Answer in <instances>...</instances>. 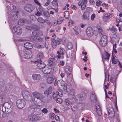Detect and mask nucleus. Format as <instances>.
<instances>
[{"label":"nucleus","instance_id":"obj_58","mask_svg":"<svg viewBox=\"0 0 122 122\" xmlns=\"http://www.w3.org/2000/svg\"><path fill=\"white\" fill-rule=\"evenodd\" d=\"M105 79L107 80H108L109 78V76L107 73H105Z\"/></svg>","mask_w":122,"mask_h":122},{"label":"nucleus","instance_id":"obj_29","mask_svg":"<svg viewBox=\"0 0 122 122\" xmlns=\"http://www.w3.org/2000/svg\"><path fill=\"white\" fill-rule=\"evenodd\" d=\"M110 56V54H109L108 53L106 52L104 54L102 57L103 59L108 60Z\"/></svg>","mask_w":122,"mask_h":122},{"label":"nucleus","instance_id":"obj_41","mask_svg":"<svg viewBox=\"0 0 122 122\" xmlns=\"http://www.w3.org/2000/svg\"><path fill=\"white\" fill-rule=\"evenodd\" d=\"M53 61L54 59L53 58H49L48 61L49 64L51 66H52V65Z\"/></svg>","mask_w":122,"mask_h":122},{"label":"nucleus","instance_id":"obj_53","mask_svg":"<svg viewBox=\"0 0 122 122\" xmlns=\"http://www.w3.org/2000/svg\"><path fill=\"white\" fill-rule=\"evenodd\" d=\"M35 14L36 15L38 16H40L42 15V14L39 11H38L37 12L35 13Z\"/></svg>","mask_w":122,"mask_h":122},{"label":"nucleus","instance_id":"obj_25","mask_svg":"<svg viewBox=\"0 0 122 122\" xmlns=\"http://www.w3.org/2000/svg\"><path fill=\"white\" fill-rule=\"evenodd\" d=\"M25 47L27 49H31L32 48V44L29 42H26L24 45Z\"/></svg>","mask_w":122,"mask_h":122},{"label":"nucleus","instance_id":"obj_11","mask_svg":"<svg viewBox=\"0 0 122 122\" xmlns=\"http://www.w3.org/2000/svg\"><path fill=\"white\" fill-rule=\"evenodd\" d=\"M58 86H61L63 87V89L65 91L67 90V86L65 84V82L62 80H60L57 81Z\"/></svg>","mask_w":122,"mask_h":122},{"label":"nucleus","instance_id":"obj_27","mask_svg":"<svg viewBox=\"0 0 122 122\" xmlns=\"http://www.w3.org/2000/svg\"><path fill=\"white\" fill-rule=\"evenodd\" d=\"M32 34L34 36L37 35L40 36H41L43 35V32L41 31H39L37 33L36 31H34L32 32Z\"/></svg>","mask_w":122,"mask_h":122},{"label":"nucleus","instance_id":"obj_64","mask_svg":"<svg viewBox=\"0 0 122 122\" xmlns=\"http://www.w3.org/2000/svg\"><path fill=\"white\" fill-rule=\"evenodd\" d=\"M89 2L91 4L93 5L94 4V1L93 0H90L89 1Z\"/></svg>","mask_w":122,"mask_h":122},{"label":"nucleus","instance_id":"obj_62","mask_svg":"<svg viewBox=\"0 0 122 122\" xmlns=\"http://www.w3.org/2000/svg\"><path fill=\"white\" fill-rule=\"evenodd\" d=\"M71 59L73 60L75 59V56L74 54H71Z\"/></svg>","mask_w":122,"mask_h":122},{"label":"nucleus","instance_id":"obj_24","mask_svg":"<svg viewBox=\"0 0 122 122\" xmlns=\"http://www.w3.org/2000/svg\"><path fill=\"white\" fill-rule=\"evenodd\" d=\"M55 78L53 77H48L46 79L47 82L48 84H51L54 81Z\"/></svg>","mask_w":122,"mask_h":122},{"label":"nucleus","instance_id":"obj_60","mask_svg":"<svg viewBox=\"0 0 122 122\" xmlns=\"http://www.w3.org/2000/svg\"><path fill=\"white\" fill-rule=\"evenodd\" d=\"M51 1L50 0H47L46 2L45 3V5L48 6L51 3Z\"/></svg>","mask_w":122,"mask_h":122},{"label":"nucleus","instance_id":"obj_19","mask_svg":"<svg viewBox=\"0 0 122 122\" xmlns=\"http://www.w3.org/2000/svg\"><path fill=\"white\" fill-rule=\"evenodd\" d=\"M71 68L69 66H66L65 67V71L66 74H67L71 75Z\"/></svg>","mask_w":122,"mask_h":122},{"label":"nucleus","instance_id":"obj_42","mask_svg":"<svg viewBox=\"0 0 122 122\" xmlns=\"http://www.w3.org/2000/svg\"><path fill=\"white\" fill-rule=\"evenodd\" d=\"M43 41V39L42 38L40 37H36V40H35V41L38 42H41Z\"/></svg>","mask_w":122,"mask_h":122},{"label":"nucleus","instance_id":"obj_56","mask_svg":"<svg viewBox=\"0 0 122 122\" xmlns=\"http://www.w3.org/2000/svg\"><path fill=\"white\" fill-rule=\"evenodd\" d=\"M32 25L30 26H27L26 27V28L27 30H32Z\"/></svg>","mask_w":122,"mask_h":122},{"label":"nucleus","instance_id":"obj_30","mask_svg":"<svg viewBox=\"0 0 122 122\" xmlns=\"http://www.w3.org/2000/svg\"><path fill=\"white\" fill-rule=\"evenodd\" d=\"M82 19L84 20H88L89 19V16L88 15L84 14L82 16Z\"/></svg>","mask_w":122,"mask_h":122},{"label":"nucleus","instance_id":"obj_40","mask_svg":"<svg viewBox=\"0 0 122 122\" xmlns=\"http://www.w3.org/2000/svg\"><path fill=\"white\" fill-rule=\"evenodd\" d=\"M39 86L40 88L43 89L46 86V85L43 83H41L40 84Z\"/></svg>","mask_w":122,"mask_h":122},{"label":"nucleus","instance_id":"obj_14","mask_svg":"<svg viewBox=\"0 0 122 122\" xmlns=\"http://www.w3.org/2000/svg\"><path fill=\"white\" fill-rule=\"evenodd\" d=\"M109 117L111 118L113 117L115 115V111L114 109L112 107H109L108 112Z\"/></svg>","mask_w":122,"mask_h":122},{"label":"nucleus","instance_id":"obj_10","mask_svg":"<svg viewBox=\"0 0 122 122\" xmlns=\"http://www.w3.org/2000/svg\"><path fill=\"white\" fill-rule=\"evenodd\" d=\"M35 63L37 64V66L39 69H42V70L46 66L45 64L41 61H36Z\"/></svg>","mask_w":122,"mask_h":122},{"label":"nucleus","instance_id":"obj_9","mask_svg":"<svg viewBox=\"0 0 122 122\" xmlns=\"http://www.w3.org/2000/svg\"><path fill=\"white\" fill-rule=\"evenodd\" d=\"M51 66L47 65L43 68L42 71L45 74H49L51 71Z\"/></svg>","mask_w":122,"mask_h":122},{"label":"nucleus","instance_id":"obj_28","mask_svg":"<svg viewBox=\"0 0 122 122\" xmlns=\"http://www.w3.org/2000/svg\"><path fill=\"white\" fill-rule=\"evenodd\" d=\"M26 20H25L23 19H19L18 21V24L19 25H22L25 23Z\"/></svg>","mask_w":122,"mask_h":122},{"label":"nucleus","instance_id":"obj_1","mask_svg":"<svg viewBox=\"0 0 122 122\" xmlns=\"http://www.w3.org/2000/svg\"><path fill=\"white\" fill-rule=\"evenodd\" d=\"M56 36L53 34L51 39V45L53 49L55 48L57 45L60 44L62 42V40L59 38H57L55 39Z\"/></svg>","mask_w":122,"mask_h":122},{"label":"nucleus","instance_id":"obj_20","mask_svg":"<svg viewBox=\"0 0 122 122\" xmlns=\"http://www.w3.org/2000/svg\"><path fill=\"white\" fill-rule=\"evenodd\" d=\"M90 98L92 102L94 103H95L96 102L97 98L94 92H93L91 93L90 96Z\"/></svg>","mask_w":122,"mask_h":122},{"label":"nucleus","instance_id":"obj_12","mask_svg":"<svg viewBox=\"0 0 122 122\" xmlns=\"http://www.w3.org/2000/svg\"><path fill=\"white\" fill-rule=\"evenodd\" d=\"M15 32L17 35H20L21 34L22 32L21 28L19 26H16L13 27Z\"/></svg>","mask_w":122,"mask_h":122},{"label":"nucleus","instance_id":"obj_38","mask_svg":"<svg viewBox=\"0 0 122 122\" xmlns=\"http://www.w3.org/2000/svg\"><path fill=\"white\" fill-rule=\"evenodd\" d=\"M64 17L68 19L69 18V12L68 11H66L64 14Z\"/></svg>","mask_w":122,"mask_h":122},{"label":"nucleus","instance_id":"obj_18","mask_svg":"<svg viewBox=\"0 0 122 122\" xmlns=\"http://www.w3.org/2000/svg\"><path fill=\"white\" fill-rule=\"evenodd\" d=\"M96 107L97 113L98 116H101L102 114V112L100 107L99 105H96Z\"/></svg>","mask_w":122,"mask_h":122},{"label":"nucleus","instance_id":"obj_45","mask_svg":"<svg viewBox=\"0 0 122 122\" xmlns=\"http://www.w3.org/2000/svg\"><path fill=\"white\" fill-rule=\"evenodd\" d=\"M32 30L35 29V30H37L39 29V27L36 25H32Z\"/></svg>","mask_w":122,"mask_h":122},{"label":"nucleus","instance_id":"obj_55","mask_svg":"<svg viewBox=\"0 0 122 122\" xmlns=\"http://www.w3.org/2000/svg\"><path fill=\"white\" fill-rule=\"evenodd\" d=\"M70 94L71 95L75 94V91L74 89H72L70 91Z\"/></svg>","mask_w":122,"mask_h":122},{"label":"nucleus","instance_id":"obj_54","mask_svg":"<svg viewBox=\"0 0 122 122\" xmlns=\"http://www.w3.org/2000/svg\"><path fill=\"white\" fill-rule=\"evenodd\" d=\"M50 118L52 119L54 118V117L55 116V114L53 113H51L50 114Z\"/></svg>","mask_w":122,"mask_h":122},{"label":"nucleus","instance_id":"obj_15","mask_svg":"<svg viewBox=\"0 0 122 122\" xmlns=\"http://www.w3.org/2000/svg\"><path fill=\"white\" fill-rule=\"evenodd\" d=\"M93 34V30L92 28L91 27H88L86 29V34L88 37L91 36Z\"/></svg>","mask_w":122,"mask_h":122},{"label":"nucleus","instance_id":"obj_57","mask_svg":"<svg viewBox=\"0 0 122 122\" xmlns=\"http://www.w3.org/2000/svg\"><path fill=\"white\" fill-rule=\"evenodd\" d=\"M102 2L100 0H98L96 3V5L97 6H100Z\"/></svg>","mask_w":122,"mask_h":122},{"label":"nucleus","instance_id":"obj_36","mask_svg":"<svg viewBox=\"0 0 122 122\" xmlns=\"http://www.w3.org/2000/svg\"><path fill=\"white\" fill-rule=\"evenodd\" d=\"M108 30H110L112 32V33L113 34H115L116 33L117 31L116 29L114 27H113L111 28H109Z\"/></svg>","mask_w":122,"mask_h":122},{"label":"nucleus","instance_id":"obj_31","mask_svg":"<svg viewBox=\"0 0 122 122\" xmlns=\"http://www.w3.org/2000/svg\"><path fill=\"white\" fill-rule=\"evenodd\" d=\"M37 20L38 22L44 24L46 22L45 20L41 17H39L37 19Z\"/></svg>","mask_w":122,"mask_h":122},{"label":"nucleus","instance_id":"obj_16","mask_svg":"<svg viewBox=\"0 0 122 122\" xmlns=\"http://www.w3.org/2000/svg\"><path fill=\"white\" fill-rule=\"evenodd\" d=\"M32 78L34 80L38 81L41 79V76L40 74H35L32 75Z\"/></svg>","mask_w":122,"mask_h":122},{"label":"nucleus","instance_id":"obj_61","mask_svg":"<svg viewBox=\"0 0 122 122\" xmlns=\"http://www.w3.org/2000/svg\"><path fill=\"white\" fill-rule=\"evenodd\" d=\"M60 64L61 65L63 66L64 65L65 62L63 61L62 60L60 61Z\"/></svg>","mask_w":122,"mask_h":122},{"label":"nucleus","instance_id":"obj_3","mask_svg":"<svg viewBox=\"0 0 122 122\" xmlns=\"http://www.w3.org/2000/svg\"><path fill=\"white\" fill-rule=\"evenodd\" d=\"M22 55L26 59H29L32 56V53L31 51L27 49L24 50L22 53Z\"/></svg>","mask_w":122,"mask_h":122},{"label":"nucleus","instance_id":"obj_33","mask_svg":"<svg viewBox=\"0 0 122 122\" xmlns=\"http://www.w3.org/2000/svg\"><path fill=\"white\" fill-rule=\"evenodd\" d=\"M98 31L99 33V34L100 35L104 36V35L103 32V30L101 28H98Z\"/></svg>","mask_w":122,"mask_h":122},{"label":"nucleus","instance_id":"obj_63","mask_svg":"<svg viewBox=\"0 0 122 122\" xmlns=\"http://www.w3.org/2000/svg\"><path fill=\"white\" fill-rule=\"evenodd\" d=\"M45 20L46 22L47 23V24L49 25H50L51 24V23L50 21L48 20L47 19H46Z\"/></svg>","mask_w":122,"mask_h":122},{"label":"nucleus","instance_id":"obj_13","mask_svg":"<svg viewBox=\"0 0 122 122\" xmlns=\"http://www.w3.org/2000/svg\"><path fill=\"white\" fill-rule=\"evenodd\" d=\"M34 8V6L29 4L26 5L25 7V10L29 12H31Z\"/></svg>","mask_w":122,"mask_h":122},{"label":"nucleus","instance_id":"obj_59","mask_svg":"<svg viewBox=\"0 0 122 122\" xmlns=\"http://www.w3.org/2000/svg\"><path fill=\"white\" fill-rule=\"evenodd\" d=\"M42 112L43 113H46L48 111L46 108H44L43 109Z\"/></svg>","mask_w":122,"mask_h":122},{"label":"nucleus","instance_id":"obj_26","mask_svg":"<svg viewBox=\"0 0 122 122\" xmlns=\"http://www.w3.org/2000/svg\"><path fill=\"white\" fill-rule=\"evenodd\" d=\"M52 88L50 86L45 91L44 93L45 94L49 95L52 93Z\"/></svg>","mask_w":122,"mask_h":122},{"label":"nucleus","instance_id":"obj_37","mask_svg":"<svg viewBox=\"0 0 122 122\" xmlns=\"http://www.w3.org/2000/svg\"><path fill=\"white\" fill-rule=\"evenodd\" d=\"M112 63L113 64H117L118 62V60L117 59H116L113 56L112 59Z\"/></svg>","mask_w":122,"mask_h":122},{"label":"nucleus","instance_id":"obj_52","mask_svg":"<svg viewBox=\"0 0 122 122\" xmlns=\"http://www.w3.org/2000/svg\"><path fill=\"white\" fill-rule=\"evenodd\" d=\"M34 36H31L30 37V39L31 40H33L35 41V40H36V37L34 35Z\"/></svg>","mask_w":122,"mask_h":122},{"label":"nucleus","instance_id":"obj_32","mask_svg":"<svg viewBox=\"0 0 122 122\" xmlns=\"http://www.w3.org/2000/svg\"><path fill=\"white\" fill-rule=\"evenodd\" d=\"M60 52L61 53V55H62V58H63V55L65 53V51L64 48L62 47L61 46H60Z\"/></svg>","mask_w":122,"mask_h":122},{"label":"nucleus","instance_id":"obj_44","mask_svg":"<svg viewBox=\"0 0 122 122\" xmlns=\"http://www.w3.org/2000/svg\"><path fill=\"white\" fill-rule=\"evenodd\" d=\"M34 46L36 48H41L43 47V46L42 45H39L38 44H35L34 45Z\"/></svg>","mask_w":122,"mask_h":122},{"label":"nucleus","instance_id":"obj_39","mask_svg":"<svg viewBox=\"0 0 122 122\" xmlns=\"http://www.w3.org/2000/svg\"><path fill=\"white\" fill-rule=\"evenodd\" d=\"M57 0H54V1H52L51 3L52 5L55 7H57L58 5L57 3Z\"/></svg>","mask_w":122,"mask_h":122},{"label":"nucleus","instance_id":"obj_6","mask_svg":"<svg viewBox=\"0 0 122 122\" xmlns=\"http://www.w3.org/2000/svg\"><path fill=\"white\" fill-rule=\"evenodd\" d=\"M4 107L5 108L6 112V113H10L12 111V106L8 102L5 103L3 105Z\"/></svg>","mask_w":122,"mask_h":122},{"label":"nucleus","instance_id":"obj_8","mask_svg":"<svg viewBox=\"0 0 122 122\" xmlns=\"http://www.w3.org/2000/svg\"><path fill=\"white\" fill-rule=\"evenodd\" d=\"M32 94L33 97L37 99L41 100L43 98V96L42 94L36 91L33 92Z\"/></svg>","mask_w":122,"mask_h":122},{"label":"nucleus","instance_id":"obj_5","mask_svg":"<svg viewBox=\"0 0 122 122\" xmlns=\"http://www.w3.org/2000/svg\"><path fill=\"white\" fill-rule=\"evenodd\" d=\"M26 105L25 101L22 99L18 100L16 102V105L17 107L19 108H22L24 107Z\"/></svg>","mask_w":122,"mask_h":122},{"label":"nucleus","instance_id":"obj_34","mask_svg":"<svg viewBox=\"0 0 122 122\" xmlns=\"http://www.w3.org/2000/svg\"><path fill=\"white\" fill-rule=\"evenodd\" d=\"M43 14L45 16L46 18L49 17L50 16L49 12L47 11H44L43 12Z\"/></svg>","mask_w":122,"mask_h":122},{"label":"nucleus","instance_id":"obj_2","mask_svg":"<svg viewBox=\"0 0 122 122\" xmlns=\"http://www.w3.org/2000/svg\"><path fill=\"white\" fill-rule=\"evenodd\" d=\"M40 117L33 113H31L27 116L26 119L31 122H36L40 120Z\"/></svg>","mask_w":122,"mask_h":122},{"label":"nucleus","instance_id":"obj_23","mask_svg":"<svg viewBox=\"0 0 122 122\" xmlns=\"http://www.w3.org/2000/svg\"><path fill=\"white\" fill-rule=\"evenodd\" d=\"M44 56L43 53L41 52L39 53L37 55V61H41V60L44 57Z\"/></svg>","mask_w":122,"mask_h":122},{"label":"nucleus","instance_id":"obj_50","mask_svg":"<svg viewBox=\"0 0 122 122\" xmlns=\"http://www.w3.org/2000/svg\"><path fill=\"white\" fill-rule=\"evenodd\" d=\"M86 8V5L85 4H83L81 5V9L82 10H84Z\"/></svg>","mask_w":122,"mask_h":122},{"label":"nucleus","instance_id":"obj_51","mask_svg":"<svg viewBox=\"0 0 122 122\" xmlns=\"http://www.w3.org/2000/svg\"><path fill=\"white\" fill-rule=\"evenodd\" d=\"M95 15L94 14H93L91 16V19L93 21L94 20V19L95 17Z\"/></svg>","mask_w":122,"mask_h":122},{"label":"nucleus","instance_id":"obj_17","mask_svg":"<svg viewBox=\"0 0 122 122\" xmlns=\"http://www.w3.org/2000/svg\"><path fill=\"white\" fill-rule=\"evenodd\" d=\"M10 18H12L13 21L17 20V16L16 13L14 12H11L10 15Z\"/></svg>","mask_w":122,"mask_h":122},{"label":"nucleus","instance_id":"obj_7","mask_svg":"<svg viewBox=\"0 0 122 122\" xmlns=\"http://www.w3.org/2000/svg\"><path fill=\"white\" fill-rule=\"evenodd\" d=\"M107 36H106L104 35L101 38L100 42V45L102 47L105 46L107 44Z\"/></svg>","mask_w":122,"mask_h":122},{"label":"nucleus","instance_id":"obj_4","mask_svg":"<svg viewBox=\"0 0 122 122\" xmlns=\"http://www.w3.org/2000/svg\"><path fill=\"white\" fill-rule=\"evenodd\" d=\"M21 94L23 98L27 100H30L31 98L32 95L31 93L26 90H23Z\"/></svg>","mask_w":122,"mask_h":122},{"label":"nucleus","instance_id":"obj_49","mask_svg":"<svg viewBox=\"0 0 122 122\" xmlns=\"http://www.w3.org/2000/svg\"><path fill=\"white\" fill-rule=\"evenodd\" d=\"M56 101L57 103H60L62 102V100L60 98H57L56 99Z\"/></svg>","mask_w":122,"mask_h":122},{"label":"nucleus","instance_id":"obj_46","mask_svg":"<svg viewBox=\"0 0 122 122\" xmlns=\"http://www.w3.org/2000/svg\"><path fill=\"white\" fill-rule=\"evenodd\" d=\"M34 1L36 4L39 6V10L40 11H41V10H40V6H41V4L39 3V1L37 0H34Z\"/></svg>","mask_w":122,"mask_h":122},{"label":"nucleus","instance_id":"obj_22","mask_svg":"<svg viewBox=\"0 0 122 122\" xmlns=\"http://www.w3.org/2000/svg\"><path fill=\"white\" fill-rule=\"evenodd\" d=\"M78 97L80 98L81 100H84L86 97V96L85 93L83 92L80 93L77 95Z\"/></svg>","mask_w":122,"mask_h":122},{"label":"nucleus","instance_id":"obj_43","mask_svg":"<svg viewBox=\"0 0 122 122\" xmlns=\"http://www.w3.org/2000/svg\"><path fill=\"white\" fill-rule=\"evenodd\" d=\"M67 46V48L69 49H71L72 48V45L71 43L69 42L68 43Z\"/></svg>","mask_w":122,"mask_h":122},{"label":"nucleus","instance_id":"obj_48","mask_svg":"<svg viewBox=\"0 0 122 122\" xmlns=\"http://www.w3.org/2000/svg\"><path fill=\"white\" fill-rule=\"evenodd\" d=\"M63 21L62 19V18H59L58 20L57 23L58 24H61Z\"/></svg>","mask_w":122,"mask_h":122},{"label":"nucleus","instance_id":"obj_21","mask_svg":"<svg viewBox=\"0 0 122 122\" xmlns=\"http://www.w3.org/2000/svg\"><path fill=\"white\" fill-rule=\"evenodd\" d=\"M112 16V15L110 13H107L106 14L103 16V20L104 21H106L107 20L110 19Z\"/></svg>","mask_w":122,"mask_h":122},{"label":"nucleus","instance_id":"obj_47","mask_svg":"<svg viewBox=\"0 0 122 122\" xmlns=\"http://www.w3.org/2000/svg\"><path fill=\"white\" fill-rule=\"evenodd\" d=\"M65 104L67 106H69L70 104V102L69 101V99H66L65 100Z\"/></svg>","mask_w":122,"mask_h":122},{"label":"nucleus","instance_id":"obj_35","mask_svg":"<svg viewBox=\"0 0 122 122\" xmlns=\"http://www.w3.org/2000/svg\"><path fill=\"white\" fill-rule=\"evenodd\" d=\"M73 30L76 35L79 34V32L80 31V29L79 28H78L77 27H75L73 28Z\"/></svg>","mask_w":122,"mask_h":122}]
</instances>
